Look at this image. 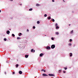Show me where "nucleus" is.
Here are the masks:
<instances>
[{"label": "nucleus", "instance_id": "f8f14e48", "mask_svg": "<svg viewBox=\"0 0 78 78\" xmlns=\"http://www.w3.org/2000/svg\"><path fill=\"white\" fill-rule=\"evenodd\" d=\"M19 36H22V33H20L19 34Z\"/></svg>", "mask_w": 78, "mask_h": 78}, {"label": "nucleus", "instance_id": "4be33fe9", "mask_svg": "<svg viewBox=\"0 0 78 78\" xmlns=\"http://www.w3.org/2000/svg\"><path fill=\"white\" fill-rule=\"evenodd\" d=\"M16 67H18V66H19V65L18 64H17L16 65Z\"/></svg>", "mask_w": 78, "mask_h": 78}, {"label": "nucleus", "instance_id": "72a5a7b5", "mask_svg": "<svg viewBox=\"0 0 78 78\" xmlns=\"http://www.w3.org/2000/svg\"><path fill=\"white\" fill-rule=\"evenodd\" d=\"M13 74H15V72H14L12 73Z\"/></svg>", "mask_w": 78, "mask_h": 78}, {"label": "nucleus", "instance_id": "5701e85b", "mask_svg": "<svg viewBox=\"0 0 78 78\" xmlns=\"http://www.w3.org/2000/svg\"><path fill=\"white\" fill-rule=\"evenodd\" d=\"M47 14H45L44 15V17H47Z\"/></svg>", "mask_w": 78, "mask_h": 78}, {"label": "nucleus", "instance_id": "cd10ccee", "mask_svg": "<svg viewBox=\"0 0 78 78\" xmlns=\"http://www.w3.org/2000/svg\"><path fill=\"white\" fill-rule=\"evenodd\" d=\"M64 68V69L65 70H67V68Z\"/></svg>", "mask_w": 78, "mask_h": 78}, {"label": "nucleus", "instance_id": "6ab92c4d", "mask_svg": "<svg viewBox=\"0 0 78 78\" xmlns=\"http://www.w3.org/2000/svg\"><path fill=\"white\" fill-rule=\"evenodd\" d=\"M68 45L69 46H71L72 45V44H71V43H69Z\"/></svg>", "mask_w": 78, "mask_h": 78}, {"label": "nucleus", "instance_id": "c85d7f7f", "mask_svg": "<svg viewBox=\"0 0 78 78\" xmlns=\"http://www.w3.org/2000/svg\"><path fill=\"white\" fill-rule=\"evenodd\" d=\"M61 70H59V73H61Z\"/></svg>", "mask_w": 78, "mask_h": 78}, {"label": "nucleus", "instance_id": "7ed1b4c3", "mask_svg": "<svg viewBox=\"0 0 78 78\" xmlns=\"http://www.w3.org/2000/svg\"><path fill=\"white\" fill-rule=\"evenodd\" d=\"M51 48L49 46H48L46 47V49L48 50V49H50Z\"/></svg>", "mask_w": 78, "mask_h": 78}, {"label": "nucleus", "instance_id": "e433bc0d", "mask_svg": "<svg viewBox=\"0 0 78 78\" xmlns=\"http://www.w3.org/2000/svg\"><path fill=\"white\" fill-rule=\"evenodd\" d=\"M63 1L64 2H65V1H64V0H63Z\"/></svg>", "mask_w": 78, "mask_h": 78}, {"label": "nucleus", "instance_id": "a19ab883", "mask_svg": "<svg viewBox=\"0 0 78 78\" xmlns=\"http://www.w3.org/2000/svg\"><path fill=\"white\" fill-rule=\"evenodd\" d=\"M71 25L70 24H69V26H70Z\"/></svg>", "mask_w": 78, "mask_h": 78}, {"label": "nucleus", "instance_id": "b1692460", "mask_svg": "<svg viewBox=\"0 0 78 78\" xmlns=\"http://www.w3.org/2000/svg\"><path fill=\"white\" fill-rule=\"evenodd\" d=\"M20 39V37H17V39Z\"/></svg>", "mask_w": 78, "mask_h": 78}, {"label": "nucleus", "instance_id": "c756f323", "mask_svg": "<svg viewBox=\"0 0 78 78\" xmlns=\"http://www.w3.org/2000/svg\"><path fill=\"white\" fill-rule=\"evenodd\" d=\"M4 40L5 41H6V38H5L4 39Z\"/></svg>", "mask_w": 78, "mask_h": 78}, {"label": "nucleus", "instance_id": "1a4fd4ad", "mask_svg": "<svg viewBox=\"0 0 78 78\" xmlns=\"http://www.w3.org/2000/svg\"><path fill=\"white\" fill-rule=\"evenodd\" d=\"M48 20L51 19V17L50 16H49L48 18Z\"/></svg>", "mask_w": 78, "mask_h": 78}, {"label": "nucleus", "instance_id": "4468645a", "mask_svg": "<svg viewBox=\"0 0 78 78\" xmlns=\"http://www.w3.org/2000/svg\"><path fill=\"white\" fill-rule=\"evenodd\" d=\"M33 51H34V49H32L31 50V52H33Z\"/></svg>", "mask_w": 78, "mask_h": 78}, {"label": "nucleus", "instance_id": "0eeeda50", "mask_svg": "<svg viewBox=\"0 0 78 78\" xmlns=\"http://www.w3.org/2000/svg\"><path fill=\"white\" fill-rule=\"evenodd\" d=\"M42 56H43V54L41 53L40 54V57H42Z\"/></svg>", "mask_w": 78, "mask_h": 78}, {"label": "nucleus", "instance_id": "6e6552de", "mask_svg": "<svg viewBox=\"0 0 78 78\" xmlns=\"http://www.w3.org/2000/svg\"><path fill=\"white\" fill-rule=\"evenodd\" d=\"M25 57L26 58H27L28 57V55H25Z\"/></svg>", "mask_w": 78, "mask_h": 78}, {"label": "nucleus", "instance_id": "a878e982", "mask_svg": "<svg viewBox=\"0 0 78 78\" xmlns=\"http://www.w3.org/2000/svg\"><path fill=\"white\" fill-rule=\"evenodd\" d=\"M57 26H58V24H57V23H55V26L57 27Z\"/></svg>", "mask_w": 78, "mask_h": 78}, {"label": "nucleus", "instance_id": "9d476101", "mask_svg": "<svg viewBox=\"0 0 78 78\" xmlns=\"http://www.w3.org/2000/svg\"><path fill=\"white\" fill-rule=\"evenodd\" d=\"M37 24H39V23H40V22H39V21H38L37 22Z\"/></svg>", "mask_w": 78, "mask_h": 78}, {"label": "nucleus", "instance_id": "c9c22d12", "mask_svg": "<svg viewBox=\"0 0 78 78\" xmlns=\"http://www.w3.org/2000/svg\"><path fill=\"white\" fill-rule=\"evenodd\" d=\"M5 74H6V72H5Z\"/></svg>", "mask_w": 78, "mask_h": 78}, {"label": "nucleus", "instance_id": "9b49d317", "mask_svg": "<svg viewBox=\"0 0 78 78\" xmlns=\"http://www.w3.org/2000/svg\"><path fill=\"white\" fill-rule=\"evenodd\" d=\"M69 55H70V56L71 57V56H72V53H71Z\"/></svg>", "mask_w": 78, "mask_h": 78}, {"label": "nucleus", "instance_id": "473e14b6", "mask_svg": "<svg viewBox=\"0 0 78 78\" xmlns=\"http://www.w3.org/2000/svg\"><path fill=\"white\" fill-rule=\"evenodd\" d=\"M73 30H72V31H71V33H73Z\"/></svg>", "mask_w": 78, "mask_h": 78}, {"label": "nucleus", "instance_id": "dca6fc26", "mask_svg": "<svg viewBox=\"0 0 78 78\" xmlns=\"http://www.w3.org/2000/svg\"><path fill=\"white\" fill-rule=\"evenodd\" d=\"M51 20H52V21H53V22H55V20H54V19H51Z\"/></svg>", "mask_w": 78, "mask_h": 78}, {"label": "nucleus", "instance_id": "4c0bfd02", "mask_svg": "<svg viewBox=\"0 0 78 78\" xmlns=\"http://www.w3.org/2000/svg\"><path fill=\"white\" fill-rule=\"evenodd\" d=\"M34 53L35 52V50H34Z\"/></svg>", "mask_w": 78, "mask_h": 78}, {"label": "nucleus", "instance_id": "39448f33", "mask_svg": "<svg viewBox=\"0 0 78 78\" xmlns=\"http://www.w3.org/2000/svg\"><path fill=\"white\" fill-rule=\"evenodd\" d=\"M43 76H48V75L46 74H43Z\"/></svg>", "mask_w": 78, "mask_h": 78}, {"label": "nucleus", "instance_id": "7c9ffc66", "mask_svg": "<svg viewBox=\"0 0 78 78\" xmlns=\"http://www.w3.org/2000/svg\"><path fill=\"white\" fill-rule=\"evenodd\" d=\"M52 2H55V0H52Z\"/></svg>", "mask_w": 78, "mask_h": 78}, {"label": "nucleus", "instance_id": "2eb2a0df", "mask_svg": "<svg viewBox=\"0 0 78 78\" xmlns=\"http://www.w3.org/2000/svg\"><path fill=\"white\" fill-rule=\"evenodd\" d=\"M36 6H39L40 5H39V4H37L36 5Z\"/></svg>", "mask_w": 78, "mask_h": 78}, {"label": "nucleus", "instance_id": "20e7f679", "mask_svg": "<svg viewBox=\"0 0 78 78\" xmlns=\"http://www.w3.org/2000/svg\"><path fill=\"white\" fill-rule=\"evenodd\" d=\"M10 33V32L9 30H8V31H7V32H6V33H7V34H9Z\"/></svg>", "mask_w": 78, "mask_h": 78}, {"label": "nucleus", "instance_id": "a211bd4d", "mask_svg": "<svg viewBox=\"0 0 78 78\" xmlns=\"http://www.w3.org/2000/svg\"><path fill=\"white\" fill-rule=\"evenodd\" d=\"M56 34H57V35H58V34H59V33H58V32H57L56 33Z\"/></svg>", "mask_w": 78, "mask_h": 78}, {"label": "nucleus", "instance_id": "f704fd0d", "mask_svg": "<svg viewBox=\"0 0 78 78\" xmlns=\"http://www.w3.org/2000/svg\"><path fill=\"white\" fill-rule=\"evenodd\" d=\"M27 31L28 32L29 31V30H28V29L27 30Z\"/></svg>", "mask_w": 78, "mask_h": 78}, {"label": "nucleus", "instance_id": "37998d69", "mask_svg": "<svg viewBox=\"0 0 78 78\" xmlns=\"http://www.w3.org/2000/svg\"><path fill=\"white\" fill-rule=\"evenodd\" d=\"M45 36H46V35H45Z\"/></svg>", "mask_w": 78, "mask_h": 78}, {"label": "nucleus", "instance_id": "ea45409f", "mask_svg": "<svg viewBox=\"0 0 78 78\" xmlns=\"http://www.w3.org/2000/svg\"><path fill=\"white\" fill-rule=\"evenodd\" d=\"M1 12V10H0V13Z\"/></svg>", "mask_w": 78, "mask_h": 78}, {"label": "nucleus", "instance_id": "58836bf2", "mask_svg": "<svg viewBox=\"0 0 78 78\" xmlns=\"http://www.w3.org/2000/svg\"><path fill=\"white\" fill-rule=\"evenodd\" d=\"M63 72L64 73H66V72H65V71H63Z\"/></svg>", "mask_w": 78, "mask_h": 78}, {"label": "nucleus", "instance_id": "412c9836", "mask_svg": "<svg viewBox=\"0 0 78 78\" xmlns=\"http://www.w3.org/2000/svg\"><path fill=\"white\" fill-rule=\"evenodd\" d=\"M41 71H44V72H45V71H46L45 70H44V69H42Z\"/></svg>", "mask_w": 78, "mask_h": 78}, {"label": "nucleus", "instance_id": "423d86ee", "mask_svg": "<svg viewBox=\"0 0 78 78\" xmlns=\"http://www.w3.org/2000/svg\"><path fill=\"white\" fill-rule=\"evenodd\" d=\"M19 73L20 74H22V72L21 71H19Z\"/></svg>", "mask_w": 78, "mask_h": 78}, {"label": "nucleus", "instance_id": "bb28decb", "mask_svg": "<svg viewBox=\"0 0 78 78\" xmlns=\"http://www.w3.org/2000/svg\"><path fill=\"white\" fill-rule=\"evenodd\" d=\"M33 29H35V28H36V27H34V26H33Z\"/></svg>", "mask_w": 78, "mask_h": 78}, {"label": "nucleus", "instance_id": "393cba45", "mask_svg": "<svg viewBox=\"0 0 78 78\" xmlns=\"http://www.w3.org/2000/svg\"><path fill=\"white\" fill-rule=\"evenodd\" d=\"M70 42H72V39H70L69 40Z\"/></svg>", "mask_w": 78, "mask_h": 78}, {"label": "nucleus", "instance_id": "aec40b11", "mask_svg": "<svg viewBox=\"0 0 78 78\" xmlns=\"http://www.w3.org/2000/svg\"><path fill=\"white\" fill-rule=\"evenodd\" d=\"M56 29H58V28H59V27L58 26H57L56 27Z\"/></svg>", "mask_w": 78, "mask_h": 78}, {"label": "nucleus", "instance_id": "2f4dec72", "mask_svg": "<svg viewBox=\"0 0 78 78\" xmlns=\"http://www.w3.org/2000/svg\"><path fill=\"white\" fill-rule=\"evenodd\" d=\"M51 39L52 40H54V38L53 37H52Z\"/></svg>", "mask_w": 78, "mask_h": 78}, {"label": "nucleus", "instance_id": "ddd939ff", "mask_svg": "<svg viewBox=\"0 0 78 78\" xmlns=\"http://www.w3.org/2000/svg\"><path fill=\"white\" fill-rule=\"evenodd\" d=\"M32 10H33V9L32 8H31L29 9V11H32Z\"/></svg>", "mask_w": 78, "mask_h": 78}, {"label": "nucleus", "instance_id": "f257e3e1", "mask_svg": "<svg viewBox=\"0 0 78 78\" xmlns=\"http://www.w3.org/2000/svg\"><path fill=\"white\" fill-rule=\"evenodd\" d=\"M51 48H52V49H53V48H55V45L54 44H53L51 46Z\"/></svg>", "mask_w": 78, "mask_h": 78}, {"label": "nucleus", "instance_id": "c03bdc74", "mask_svg": "<svg viewBox=\"0 0 78 78\" xmlns=\"http://www.w3.org/2000/svg\"><path fill=\"white\" fill-rule=\"evenodd\" d=\"M11 1H12V0H10Z\"/></svg>", "mask_w": 78, "mask_h": 78}, {"label": "nucleus", "instance_id": "f3484780", "mask_svg": "<svg viewBox=\"0 0 78 78\" xmlns=\"http://www.w3.org/2000/svg\"><path fill=\"white\" fill-rule=\"evenodd\" d=\"M12 36H13V37H15V35L14 34H12Z\"/></svg>", "mask_w": 78, "mask_h": 78}, {"label": "nucleus", "instance_id": "79ce46f5", "mask_svg": "<svg viewBox=\"0 0 78 78\" xmlns=\"http://www.w3.org/2000/svg\"><path fill=\"white\" fill-rule=\"evenodd\" d=\"M20 5H22V4H20Z\"/></svg>", "mask_w": 78, "mask_h": 78}, {"label": "nucleus", "instance_id": "f03ea898", "mask_svg": "<svg viewBox=\"0 0 78 78\" xmlns=\"http://www.w3.org/2000/svg\"><path fill=\"white\" fill-rule=\"evenodd\" d=\"M48 75L50 76H55V75H54V74H49Z\"/></svg>", "mask_w": 78, "mask_h": 78}]
</instances>
